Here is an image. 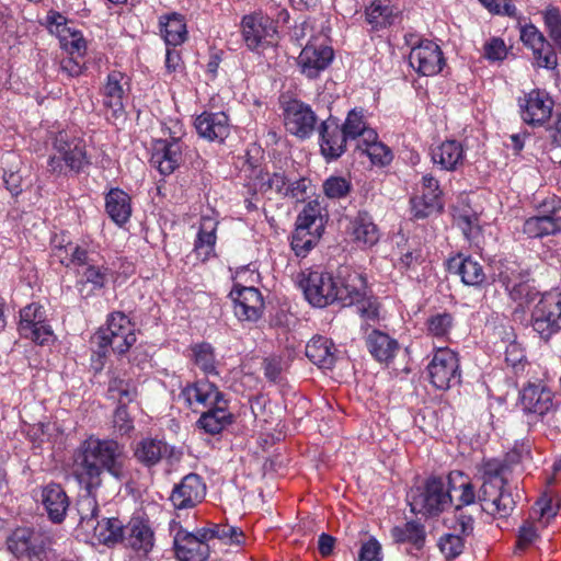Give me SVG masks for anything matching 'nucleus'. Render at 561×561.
<instances>
[{"label": "nucleus", "mask_w": 561, "mask_h": 561, "mask_svg": "<svg viewBox=\"0 0 561 561\" xmlns=\"http://www.w3.org/2000/svg\"><path fill=\"white\" fill-rule=\"evenodd\" d=\"M454 225L471 245H479L484 242L483 229L479 224L477 214L470 210L455 211Z\"/></svg>", "instance_id": "79ce46f5"}, {"label": "nucleus", "mask_w": 561, "mask_h": 561, "mask_svg": "<svg viewBox=\"0 0 561 561\" xmlns=\"http://www.w3.org/2000/svg\"><path fill=\"white\" fill-rule=\"evenodd\" d=\"M508 463L500 459L484 460L481 466L482 484L478 499L482 502L485 513L501 518L511 515L516 502L507 490Z\"/></svg>", "instance_id": "f03ea898"}, {"label": "nucleus", "mask_w": 561, "mask_h": 561, "mask_svg": "<svg viewBox=\"0 0 561 561\" xmlns=\"http://www.w3.org/2000/svg\"><path fill=\"white\" fill-rule=\"evenodd\" d=\"M324 231L321 205L309 201L299 213L290 245H316Z\"/></svg>", "instance_id": "1a4fd4ad"}, {"label": "nucleus", "mask_w": 561, "mask_h": 561, "mask_svg": "<svg viewBox=\"0 0 561 561\" xmlns=\"http://www.w3.org/2000/svg\"><path fill=\"white\" fill-rule=\"evenodd\" d=\"M183 149L184 144L180 138L154 140L150 163L162 175H170L183 162Z\"/></svg>", "instance_id": "f3484780"}, {"label": "nucleus", "mask_w": 561, "mask_h": 561, "mask_svg": "<svg viewBox=\"0 0 561 561\" xmlns=\"http://www.w3.org/2000/svg\"><path fill=\"white\" fill-rule=\"evenodd\" d=\"M253 188L261 193L275 191L285 197L288 190V180L283 172L270 173L262 168L254 167L249 175Z\"/></svg>", "instance_id": "e433bc0d"}, {"label": "nucleus", "mask_w": 561, "mask_h": 561, "mask_svg": "<svg viewBox=\"0 0 561 561\" xmlns=\"http://www.w3.org/2000/svg\"><path fill=\"white\" fill-rule=\"evenodd\" d=\"M348 139H357V142L366 139L367 131H376L368 126L363 108H353L348 112L344 124L341 126Z\"/></svg>", "instance_id": "a18cd8bd"}, {"label": "nucleus", "mask_w": 561, "mask_h": 561, "mask_svg": "<svg viewBox=\"0 0 561 561\" xmlns=\"http://www.w3.org/2000/svg\"><path fill=\"white\" fill-rule=\"evenodd\" d=\"M240 30L247 48L252 51L262 53L277 43V22L261 11L244 15Z\"/></svg>", "instance_id": "423d86ee"}, {"label": "nucleus", "mask_w": 561, "mask_h": 561, "mask_svg": "<svg viewBox=\"0 0 561 561\" xmlns=\"http://www.w3.org/2000/svg\"><path fill=\"white\" fill-rule=\"evenodd\" d=\"M123 543L144 554L151 551L154 545V534L149 522L140 517H131L126 525Z\"/></svg>", "instance_id": "a878e982"}, {"label": "nucleus", "mask_w": 561, "mask_h": 561, "mask_svg": "<svg viewBox=\"0 0 561 561\" xmlns=\"http://www.w3.org/2000/svg\"><path fill=\"white\" fill-rule=\"evenodd\" d=\"M497 277L505 288H511V285L520 280V278L529 277V273L523 270L515 261L506 260L501 262Z\"/></svg>", "instance_id": "603ef678"}, {"label": "nucleus", "mask_w": 561, "mask_h": 561, "mask_svg": "<svg viewBox=\"0 0 561 561\" xmlns=\"http://www.w3.org/2000/svg\"><path fill=\"white\" fill-rule=\"evenodd\" d=\"M105 211L116 225H125L133 211L131 197L122 188H111L105 195Z\"/></svg>", "instance_id": "f704fd0d"}, {"label": "nucleus", "mask_w": 561, "mask_h": 561, "mask_svg": "<svg viewBox=\"0 0 561 561\" xmlns=\"http://www.w3.org/2000/svg\"><path fill=\"white\" fill-rule=\"evenodd\" d=\"M174 447L170 446L163 439L156 437H144L136 443L133 455L134 458L144 467L150 469L164 458L173 456Z\"/></svg>", "instance_id": "b1692460"}, {"label": "nucleus", "mask_w": 561, "mask_h": 561, "mask_svg": "<svg viewBox=\"0 0 561 561\" xmlns=\"http://www.w3.org/2000/svg\"><path fill=\"white\" fill-rule=\"evenodd\" d=\"M399 9L391 0H373L365 8V21L370 32H378L391 26L399 16Z\"/></svg>", "instance_id": "c756f323"}, {"label": "nucleus", "mask_w": 561, "mask_h": 561, "mask_svg": "<svg viewBox=\"0 0 561 561\" xmlns=\"http://www.w3.org/2000/svg\"><path fill=\"white\" fill-rule=\"evenodd\" d=\"M218 220L210 216H203L199 221L197 241L195 245H215L217 241Z\"/></svg>", "instance_id": "13d9d810"}, {"label": "nucleus", "mask_w": 561, "mask_h": 561, "mask_svg": "<svg viewBox=\"0 0 561 561\" xmlns=\"http://www.w3.org/2000/svg\"><path fill=\"white\" fill-rule=\"evenodd\" d=\"M366 346L371 356L379 363H389L399 351L398 341L379 330H373L367 335Z\"/></svg>", "instance_id": "4c0bfd02"}, {"label": "nucleus", "mask_w": 561, "mask_h": 561, "mask_svg": "<svg viewBox=\"0 0 561 561\" xmlns=\"http://www.w3.org/2000/svg\"><path fill=\"white\" fill-rule=\"evenodd\" d=\"M529 277L520 278V280L511 285V288H505L510 297L519 304V306L528 305L538 296V291L529 285Z\"/></svg>", "instance_id": "864d4df0"}, {"label": "nucleus", "mask_w": 561, "mask_h": 561, "mask_svg": "<svg viewBox=\"0 0 561 561\" xmlns=\"http://www.w3.org/2000/svg\"><path fill=\"white\" fill-rule=\"evenodd\" d=\"M264 376L271 382L277 383L282 380L284 360L280 356H270L263 360Z\"/></svg>", "instance_id": "338daca9"}, {"label": "nucleus", "mask_w": 561, "mask_h": 561, "mask_svg": "<svg viewBox=\"0 0 561 561\" xmlns=\"http://www.w3.org/2000/svg\"><path fill=\"white\" fill-rule=\"evenodd\" d=\"M408 497L411 511L425 516H438L454 504L447 481L437 476H431L422 486L412 489Z\"/></svg>", "instance_id": "39448f33"}, {"label": "nucleus", "mask_w": 561, "mask_h": 561, "mask_svg": "<svg viewBox=\"0 0 561 561\" xmlns=\"http://www.w3.org/2000/svg\"><path fill=\"white\" fill-rule=\"evenodd\" d=\"M391 536L396 542H410L417 550H421L425 542V529L422 524L408 522L402 526H394Z\"/></svg>", "instance_id": "c03bdc74"}, {"label": "nucleus", "mask_w": 561, "mask_h": 561, "mask_svg": "<svg viewBox=\"0 0 561 561\" xmlns=\"http://www.w3.org/2000/svg\"><path fill=\"white\" fill-rule=\"evenodd\" d=\"M125 446L115 439H101L90 436L73 454L75 476L84 490H98L102 485V474L107 472L117 481L127 477Z\"/></svg>", "instance_id": "f257e3e1"}, {"label": "nucleus", "mask_w": 561, "mask_h": 561, "mask_svg": "<svg viewBox=\"0 0 561 561\" xmlns=\"http://www.w3.org/2000/svg\"><path fill=\"white\" fill-rule=\"evenodd\" d=\"M541 14L550 38L561 46V10L550 4L541 11Z\"/></svg>", "instance_id": "3c124183"}, {"label": "nucleus", "mask_w": 561, "mask_h": 561, "mask_svg": "<svg viewBox=\"0 0 561 561\" xmlns=\"http://www.w3.org/2000/svg\"><path fill=\"white\" fill-rule=\"evenodd\" d=\"M85 494H82L77 501V511L80 516V525L82 527L92 528L94 527L95 519L99 513V506L95 497L96 490H84Z\"/></svg>", "instance_id": "49530a36"}, {"label": "nucleus", "mask_w": 561, "mask_h": 561, "mask_svg": "<svg viewBox=\"0 0 561 561\" xmlns=\"http://www.w3.org/2000/svg\"><path fill=\"white\" fill-rule=\"evenodd\" d=\"M45 320L43 307L31 304L24 307L20 312V332L25 329H32Z\"/></svg>", "instance_id": "e2e57ef3"}, {"label": "nucleus", "mask_w": 561, "mask_h": 561, "mask_svg": "<svg viewBox=\"0 0 561 561\" xmlns=\"http://www.w3.org/2000/svg\"><path fill=\"white\" fill-rule=\"evenodd\" d=\"M194 363L205 374L216 373L214 348L208 343H201L193 347Z\"/></svg>", "instance_id": "6e6d98bb"}, {"label": "nucleus", "mask_w": 561, "mask_h": 561, "mask_svg": "<svg viewBox=\"0 0 561 561\" xmlns=\"http://www.w3.org/2000/svg\"><path fill=\"white\" fill-rule=\"evenodd\" d=\"M333 58L332 47L312 39L301 49L297 58V66L308 79H316L330 66Z\"/></svg>", "instance_id": "dca6fc26"}, {"label": "nucleus", "mask_w": 561, "mask_h": 561, "mask_svg": "<svg viewBox=\"0 0 561 561\" xmlns=\"http://www.w3.org/2000/svg\"><path fill=\"white\" fill-rule=\"evenodd\" d=\"M188 407L194 403L202 404L204 407H215L218 403L224 402L225 396L218 390L215 383L207 380H201L192 385H187L180 394Z\"/></svg>", "instance_id": "7c9ffc66"}, {"label": "nucleus", "mask_w": 561, "mask_h": 561, "mask_svg": "<svg viewBox=\"0 0 561 561\" xmlns=\"http://www.w3.org/2000/svg\"><path fill=\"white\" fill-rule=\"evenodd\" d=\"M345 241L363 245H376L379 230L367 214H358L345 229Z\"/></svg>", "instance_id": "2f4dec72"}, {"label": "nucleus", "mask_w": 561, "mask_h": 561, "mask_svg": "<svg viewBox=\"0 0 561 561\" xmlns=\"http://www.w3.org/2000/svg\"><path fill=\"white\" fill-rule=\"evenodd\" d=\"M283 116L286 130L298 138H308L314 130L317 115L310 105L300 100L283 102Z\"/></svg>", "instance_id": "f8f14e48"}, {"label": "nucleus", "mask_w": 561, "mask_h": 561, "mask_svg": "<svg viewBox=\"0 0 561 561\" xmlns=\"http://www.w3.org/2000/svg\"><path fill=\"white\" fill-rule=\"evenodd\" d=\"M479 2L495 15L516 18L517 8L512 0H479Z\"/></svg>", "instance_id": "69168bd1"}, {"label": "nucleus", "mask_w": 561, "mask_h": 561, "mask_svg": "<svg viewBox=\"0 0 561 561\" xmlns=\"http://www.w3.org/2000/svg\"><path fill=\"white\" fill-rule=\"evenodd\" d=\"M508 54V48L503 38L492 36L485 41L482 56L490 62L503 61Z\"/></svg>", "instance_id": "bf43d9fd"}, {"label": "nucleus", "mask_w": 561, "mask_h": 561, "mask_svg": "<svg viewBox=\"0 0 561 561\" xmlns=\"http://www.w3.org/2000/svg\"><path fill=\"white\" fill-rule=\"evenodd\" d=\"M173 542L179 561H206L209 557L208 543L202 542L193 533L185 529L176 531Z\"/></svg>", "instance_id": "bb28decb"}, {"label": "nucleus", "mask_w": 561, "mask_h": 561, "mask_svg": "<svg viewBox=\"0 0 561 561\" xmlns=\"http://www.w3.org/2000/svg\"><path fill=\"white\" fill-rule=\"evenodd\" d=\"M531 50L536 66L547 69H552L557 66V54L553 46L547 39L542 42V46L538 45Z\"/></svg>", "instance_id": "680f3d73"}, {"label": "nucleus", "mask_w": 561, "mask_h": 561, "mask_svg": "<svg viewBox=\"0 0 561 561\" xmlns=\"http://www.w3.org/2000/svg\"><path fill=\"white\" fill-rule=\"evenodd\" d=\"M427 370L432 385L439 390H447L461 382L457 353L447 347L434 353Z\"/></svg>", "instance_id": "6e6552de"}, {"label": "nucleus", "mask_w": 561, "mask_h": 561, "mask_svg": "<svg viewBox=\"0 0 561 561\" xmlns=\"http://www.w3.org/2000/svg\"><path fill=\"white\" fill-rule=\"evenodd\" d=\"M334 287L336 288V301L342 306H352L364 301L366 298V278L353 271L348 265H341L333 274Z\"/></svg>", "instance_id": "ddd939ff"}, {"label": "nucleus", "mask_w": 561, "mask_h": 561, "mask_svg": "<svg viewBox=\"0 0 561 561\" xmlns=\"http://www.w3.org/2000/svg\"><path fill=\"white\" fill-rule=\"evenodd\" d=\"M480 514L481 513L472 512L471 508L455 506V524L453 526L454 530L465 537L472 535L474 529V516Z\"/></svg>", "instance_id": "5fc2aeb1"}, {"label": "nucleus", "mask_w": 561, "mask_h": 561, "mask_svg": "<svg viewBox=\"0 0 561 561\" xmlns=\"http://www.w3.org/2000/svg\"><path fill=\"white\" fill-rule=\"evenodd\" d=\"M206 496V484L203 478L191 472L173 486L170 501L175 510L193 508Z\"/></svg>", "instance_id": "a211bd4d"}, {"label": "nucleus", "mask_w": 561, "mask_h": 561, "mask_svg": "<svg viewBox=\"0 0 561 561\" xmlns=\"http://www.w3.org/2000/svg\"><path fill=\"white\" fill-rule=\"evenodd\" d=\"M334 287L333 274L310 273L304 285V294L307 300L314 307H325L336 301L337 293Z\"/></svg>", "instance_id": "aec40b11"}, {"label": "nucleus", "mask_w": 561, "mask_h": 561, "mask_svg": "<svg viewBox=\"0 0 561 561\" xmlns=\"http://www.w3.org/2000/svg\"><path fill=\"white\" fill-rule=\"evenodd\" d=\"M320 149L328 160H336L346 151L347 136L339 123L329 118L320 125Z\"/></svg>", "instance_id": "4be33fe9"}, {"label": "nucleus", "mask_w": 561, "mask_h": 561, "mask_svg": "<svg viewBox=\"0 0 561 561\" xmlns=\"http://www.w3.org/2000/svg\"><path fill=\"white\" fill-rule=\"evenodd\" d=\"M434 164L445 171H456L463 165L466 151L460 141L449 139L431 149Z\"/></svg>", "instance_id": "cd10ccee"}, {"label": "nucleus", "mask_w": 561, "mask_h": 561, "mask_svg": "<svg viewBox=\"0 0 561 561\" xmlns=\"http://www.w3.org/2000/svg\"><path fill=\"white\" fill-rule=\"evenodd\" d=\"M47 26L55 34L60 47L67 53L59 62V71L68 78L79 77L85 68L87 41L81 31L77 30L72 22L58 12L47 15Z\"/></svg>", "instance_id": "7ed1b4c3"}, {"label": "nucleus", "mask_w": 561, "mask_h": 561, "mask_svg": "<svg viewBox=\"0 0 561 561\" xmlns=\"http://www.w3.org/2000/svg\"><path fill=\"white\" fill-rule=\"evenodd\" d=\"M92 529L100 542L114 546L123 543L126 525H123L118 518H104L101 522L98 520Z\"/></svg>", "instance_id": "37998d69"}, {"label": "nucleus", "mask_w": 561, "mask_h": 561, "mask_svg": "<svg viewBox=\"0 0 561 561\" xmlns=\"http://www.w3.org/2000/svg\"><path fill=\"white\" fill-rule=\"evenodd\" d=\"M557 298L558 294H543L531 312V327L545 342L561 330Z\"/></svg>", "instance_id": "9b49d317"}, {"label": "nucleus", "mask_w": 561, "mask_h": 561, "mask_svg": "<svg viewBox=\"0 0 561 561\" xmlns=\"http://www.w3.org/2000/svg\"><path fill=\"white\" fill-rule=\"evenodd\" d=\"M194 126L199 137L208 141L222 142L230 134L229 117L225 112H203Z\"/></svg>", "instance_id": "5701e85b"}, {"label": "nucleus", "mask_w": 561, "mask_h": 561, "mask_svg": "<svg viewBox=\"0 0 561 561\" xmlns=\"http://www.w3.org/2000/svg\"><path fill=\"white\" fill-rule=\"evenodd\" d=\"M96 332H103L108 337L116 334L125 335L126 332H134V329L129 319L123 312L117 311L107 319V327L101 328Z\"/></svg>", "instance_id": "052dcab7"}, {"label": "nucleus", "mask_w": 561, "mask_h": 561, "mask_svg": "<svg viewBox=\"0 0 561 561\" xmlns=\"http://www.w3.org/2000/svg\"><path fill=\"white\" fill-rule=\"evenodd\" d=\"M160 33L168 46L176 47L187 38L185 19L182 14L173 12L159 18Z\"/></svg>", "instance_id": "a19ab883"}, {"label": "nucleus", "mask_w": 561, "mask_h": 561, "mask_svg": "<svg viewBox=\"0 0 561 561\" xmlns=\"http://www.w3.org/2000/svg\"><path fill=\"white\" fill-rule=\"evenodd\" d=\"M113 424L116 432L126 435L134 430L133 419L124 403L118 404L113 415Z\"/></svg>", "instance_id": "774afa93"}, {"label": "nucleus", "mask_w": 561, "mask_h": 561, "mask_svg": "<svg viewBox=\"0 0 561 561\" xmlns=\"http://www.w3.org/2000/svg\"><path fill=\"white\" fill-rule=\"evenodd\" d=\"M552 392L540 385L529 383L520 392V404L528 413L546 415L553 408Z\"/></svg>", "instance_id": "473e14b6"}, {"label": "nucleus", "mask_w": 561, "mask_h": 561, "mask_svg": "<svg viewBox=\"0 0 561 561\" xmlns=\"http://www.w3.org/2000/svg\"><path fill=\"white\" fill-rule=\"evenodd\" d=\"M442 553L447 560L459 557L465 548V536L460 534H446L438 542Z\"/></svg>", "instance_id": "4d7b16f0"}, {"label": "nucleus", "mask_w": 561, "mask_h": 561, "mask_svg": "<svg viewBox=\"0 0 561 561\" xmlns=\"http://www.w3.org/2000/svg\"><path fill=\"white\" fill-rule=\"evenodd\" d=\"M556 203L560 204L554 196L550 198L551 209H547L549 215H540L528 218L524 222V233L529 238H543L548 236H556L561 233V216L558 215V207Z\"/></svg>", "instance_id": "393cba45"}, {"label": "nucleus", "mask_w": 561, "mask_h": 561, "mask_svg": "<svg viewBox=\"0 0 561 561\" xmlns=\"http://www.w3.org/2000/svg\"><path fill=\"white\" fill-rule=\"evenodd\" d=\"M90 343L92 346V365L99 371L104 367L110 348L118 356H123L136 343V334L135 332H126L125 335L116 334L107 337L103 332H95L91 336Z\"/></svg>", "instance_id": "4468645a"}, {"label": "nucleus", "mask_w": 561, "mask_h": 561, "mask_svg": "<svg viewBox=\"0 0 561 561\" xmlns=\"http://www.w3.org/2000/svg\"><path fill=\"white\" fill-rule=\"evenodd\" d=\"M229 296L234 302V314L240 321L256 322L264 312V299L255 287L236 284Z\"/></svg>", "instance_id": "2eb2a0df"}, {"label": "nucleus", "mask_w": 561, "mask_h": 561, "mask_svg": "<svg viewBox=\"0 0 561 561\" xmlns=\"http://www.w3.org/2000/svg\"><path fill=\"white\" fill-rule=\"evenodd\" d=\"M54 153L48 158V171L61 174L66 170L79 174L90 164L85 140L70 130H59L51 137Z\"/></svg>", "instance_id": "20e7f679"}, {"label": "nucleus", "mask_w": 561, "mask_h": 561, "mask_svg": "<svg viewBox=\"0 0 561 561\" xmlns=\"http://www.w3.org/2000/svg\"><path fill=\"white\" fill-rule=\"evenodd\" d=\"M232 422L233 415L228 411V401L225 400L203 412L197 421V425L206 433L216 435Z\"/></svg>", "instance_id": "ea45409f"}, {"label": "nucleus", "mask_w": 561, "mask_h": 561, "mask_svg": "<svg viewBox=\"0 0 561 561\" xmlns=\"http://www.w3.org/2000/svg\"><path fill=\"white\" fill-rule=\"evenodd\" d=\"M458 274L461 276L463 284L469 286H479L485 279V274L482 266L473 261L470 256L460 261L458 266Z\"/></svg>", "instance_id": "de8ad7c7"}, {"label": "nucleus", "mask_w": 561, "mask_h": 561, "mask_svg": "<svg viewBox=\"0 0 561 561\" xmlns=\"http://www.w3.org/2000/svg\"><path fill=\"white\" fill-rule=\"evenodd\" d=\"M520 119L533 128L547 127L553 110L554 100L545 89L535 88L524 92L517 100Z\"/></svg>", "instance_id": "0eeeda50"}, {"label": "nucleus", "mask_w": 561, "mask_h": 561, "mask_svg": "<svg viewBox=\"0 0 561 561\" xmlns=\"http://www.w3.org/2000/svg\"><path fill=\"white\" fill-rule=\"evenodd\" d=\"M47 538L30 527L13 529L5 539L7 550L18 559L42 561Z\"/></svg>", "instance_id": "9d476101"}, {"label": "nucleus", "mask_w": 561, "mask_h": 561, "mask_svg": "<svg viewBox=\"0 0 561 561\" xmlns=\"http://www.w3.org/2000/svg\"><path fill=\"white\" fill-rule=\"evenodd\" d=\"M366 139L357 142L356 149L360 154H366L370 162L377 167H386L393 159L392 150L379 140L377 131H367Z\"/></svg>", "instance_id": "58836bf2"}, {"label": "nucleus", "mask_w": 561, "mask_h": 561, "mask_svg": "<svg viewBox=\"0 0 561 561\" xmlns=\"http://www.w3.org/2000/svg\"><path fill=\"white\" fill-rule=\"evenodd\" d=\"M42 503L53 523H61L69 508V497L60 484L49 483L42 490Z\"/></svg>", "instance_id": "72a5a7b5"}, {"label": "nucleus", "mask_w": 561, "mask_h": 561, "mask_svg": "<svg viewBox=\"0 0 561 561\" xmlns=\"http://www.w3.org/2000/svg\"><path fill=\"white\" fill-rule=\"evenodd\" d=\"M411 214L416 219L427 218L435 213H439L443 209V202L428 201L425 195L414 193L410 199Z\"/></svg>", "instance_id": "09e8293b"}, {"label": "nucleus", "mask_w": 561, "mask_h": 561, "mask_svg": "<svg viewBox=\"0 0 561 561\" xmlns=\"http://www.w3.org/2000/svg\"><path fill=\"white\" fill-rule=\"evenodd\" d=\"M454 318L448 312L437 313L428 318L427 330L434 336H445L449 333Z\"/></svg>", "instance_id": "0e129e2a"}, {"label": "nucleus", "mask_w": 561, "mask_h": 561, "mask_svg": "<svg viewBox=\"0 0 561 561\" xmlns=\"http://www.w3.org/2000/svg\"><path fill=\"white\" fill-rule=\"evenodd\" d=\"M335 352L334 343L321 335L313 336L306 345V356L319 368H332L336 360Z\"/></svg>", "instance_id": "c9c22d12"}, {"label": "nucleus", "mask_w": 561, "mask_h": 561, "mask_svg": "<svg viewBox=\"0 0 561 561\" xmlns=\"http://www.w3.org/2000/svg\"><path fill=\"white\" fill-rule=\"evenodd\" d=\"M410 65L422 76H435L446 65L440 47L433 41H421L409 56Z\"/></svg>", "instance_id": "6ab92c4d"}, {"label": "nucleus", "mask_w": 561, "mask_h": 561, "mask_svg": "<svg viewBox=\"0 0 561 561\" xmlns=\"http://www.w3.org/2000/svg\"><path fill=\"white\" fill-rule=\"evenodd\" d=\"M129 90L128 77L118 70L107 75L103 89L104 105L113 110L114 115L124 113V99Z\"/></svg>", "instance_id": "c85d7f7f"}, {"label": "nucleus", "mask_w": 561, "mask_h": 561, "mask_svg": "<svg viewBox=\"0 0 561 561\" xmlns=\"http://www.w3.org/2000/svg\"><path fill=\"white\" fill-rule=\"evenodd\" d=\"M324 195L330 199H341L346 197L351 190V180L345 176L332 175L322 184Z\"/></svg>", "instance_id": "8fccbe9b"}, {"label": "nucleus", "mask_w": 561, "mask_h": 561, "mask_svg": "<svg viewBox=\"0 0 561 561\" xmlns=\"http://www.w3.org/2000/svg\"><path fill=\"white\" fill-rule=\"evenodd\" d=\"M449 493L455 492L454 507L471 508L474 513H483L482 502L478 499L476 486L468 476L461 471H451L447 477Z\"/></svg>", "instance_id": "412c9836"}]
</instances>
